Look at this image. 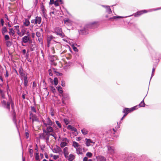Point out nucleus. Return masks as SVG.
Returning a JSON list of instances; mask_svg holds the SVG:
<instances>
[{
  "label": "nucleus",
  "instance_id": "obj_1",
  "mask_svg": "<svg viewBox=\"0 0 161 161\" xmlns=\"http://www.w3.org/2000/svg\"><path fill=\"white\" fill-rule=\"evenodd\" d=\"M9 102H7L6 101H3V104L4 108H7L8 110L10 109V105H11V106L12 110V111L14 113L15 111L14 109V103L12 101V99L10 98L9 99Z\"/></svg>",
  "mask_w": 161,
  "mask_h": 161
},
{
  "label": "nucleus",
  "instance_id": "obj_2",
  "mask_svg": "<svg viewBox=\"0 0 161 161\" xmlns=\"http://www.w3.org/2000/svg\"><path fill=\"white\" fill-rule=\"evenodd\" d=\"M43 125H44L45 127H47V126H54L55 124H54V122H53L50 119L49 117H48L46 119V122L44 120H42Z\"/></svg>",
  "mask_w": 161,
  "mask_h": 161
},
{
  "label": "nucleus",
  "instance_id": "obj_3",
  "mask_svg": "<svg viewBox=\"0 0 161 161\" xmlns=\"http://www.w3.org/2000/svg\"><path fill=\"white\" fill-rule=\"evenodd\" d=\"M136 106H134L131 108H125L123 110V112L125 114L123 117H125L129 113L133 111L136 109Z\"/></svg>",
  "mask_w": 161,
  "mask_h": 161
},
{
  "label": "nucleus",
  "instance_id": "obj_4",
  "mask_svg": "<svg viewBox=\"0 0 161 161\" xmlns=\"http://www.w3.org/2000/svg\"><path fill=\"white\" fill-rule=\"evenodd\" d=\"M19 73L20 75L21 79H25L27 78L28 74L24 71L22 68H20L19 70Z\"/></svg>",
  "mask_w": 161,
  "mask_h": 161
},
{
  "label": "nucleus",
  "instance_id": "obj_5",
  "mask_svg": "<svg viewBox=\"0 0 161 161\" xmlns=\"http://www.w3.org/2000/svg\"><path fill=\"white\" fill-rule=\"evenodd\" d=\"M55 32L57 35H59L62 37L64 36V33L62 32V29L59 27H56L55 29Z\"/></svg>",
  "mask_w": 161,
  "mask_h": 161
},
{
  "label": "nucleus",
  "instance_id": "obj_6",
  "mask_svg": "<svg viewBox=\"0 0 161 161\" xmlns=\"http://www.w3.org/2000/svg\"><path fill=\"white\" fill-rule=\"evenodd\" d=\"M68 143V140L66 138H63L62 142L61 143L60 146L61 147H63L67 145Z\"/></svg>",
  "mask_w": 161,
  "mask_h": 161
},
{
  "label": "nucleus",
  "instance_id": "obj_7",
  "mask_svg": "<svg viewBox=\"0 0 161 161\" xmlns=\"http://www.w3.org/2000/svg\"><path fill=\"white\" fill-rule=\"evenodd\" d=\"M62 103L64 104H65V101L68 100L69 99V95L67 94H63L62 95Z\"/></svg>",
  "mask_w": 161,
  "mask_h": 161
},
{
  "label": "nucleus",
  "instance_id": "obj_8",
  "mask_svg": "<svg viewBox=\"0 0 161 161\" xmlns=\"http://www.w3.org/2000/svg\"><path fill=\"white\" fill-rule=\"evenodd\" d=\"M147 11L146 10H141L138 12H137L136 13L134 14V16L135 17H137L139 16H140L144 13H147Z\"/></svg>",
  "mask_w": 161,
  "mask_h": 161
},
{
  "label": "nucleus",
  "instance_id": "obj_9",
  "mask_svg": "<svg viewBox=\"0 0 161 161\" xmlns=\"http://www.w3.org/2000/svg\"><path fill=\"white\" fill-rule=\"evenodd\" d=\"M64 24L68 26H71L73 24V21L68 19H64Z\"/></svg>",
  "mask_w": 161,
  "mask_h": 161
},
{
  "label": "nucleus",
  "instance_id": "obj_10",
  "mask_svg": "<svg viewBox=\"0 0 161 161\" xmlns=\"http://www.w3.org/2000/svg\"><path fill=\"white\" fill-rule=\"evenodd\" d=\"M52 126H47L46 128V131L45 130V133L46 134H48L49 133H52L53 131V130Z\"/></svg>",
  "mask_w": 161,
  "mask_h": 161
},
{
  "label": "nucleus",
  "instance_id": "obj_11",
  "mask_svg": "<svg viewBox=\"0 0 161 161\" xmlns=\"http://www.w3.org/2000/svg\"><path fill=\"white\" fill-rule=\"evenodd\" d=\"M93 143L94 144L95 142H93L90 139L86 138L85 140V144L87 147H89L91 145V144Z\"/></svg>",
  "mask_w": 161,
  "mask_h": 161
},
{
  "label": "nucleus",
  "instance_id": "obj_12",
  "mask_svg": "<svg viewBox=\"0 0 161 161\" xmlns=\"http://www.w3.org/2000/svg\"><path fill=\"white\" fill-rule=\"evenodd\" d=\"M27 29V28H24L22 29L21 31V36H24L25 34L27 35H29V31H26Z\"/></svg>",
  "mask_w": 161,
  "mask_h": 161
},
{
  "label": "nucleus",
  "instance_id": "obj_13",
  "mask_svg": "<svg viewBox=\"0 0 161 161\" xmlns=\"http://www.w3.org/2000/svg\"><path fill=\"white\" fill-rule=\"evenodd\" d=\"M52 150L53 153H58L60 151V148L59 147L56 146L55 147L52 148Z\"/></svg>",
  "mask_w": 161,
  "mask_h": 161
},
{
  "label": "nucleus",
  "instance_id": "obj_14",
  "mask_svg": "<svg viewBox=\"0 0 161 161\" xmlns=\"http://www.w3.org/2000/svg\"><path fill=\"white\" fill-rule=\"evenodd\" d=\"M21 40L22 42H23L25 43L28 42L29 40V35L25 36L22 38Z\"/></svg>",
  "mask_w": 161,
  "mask_h": 161
},
{
  "label": "nucleus",
  "instance_id": "obj_15",
  "mask_svg": "<svg viewBox=\"0 0 161 161\" xmlns=\"http://www.w3.org/2000/svg\"><path fill=\"white\" fill-rule=\"evenodd\" d=\"M102 6L105 9L106 13H108V14H110L111 9L109 6L104 5H102Z\"/></svg>",
  "mask_w": 161,
  "mask_h": 161
},
{
  "label": "nucleus",
  "instance_id": "obj_16",
  "mask_svg": "<svg viewBox=\"0 0 161 161\" xmlns=\"http://www.w3.org/2000/svg\"><path fill=\"white\" fill-rule=\"evenodd\" d=\"M36 24H40L41 22L42 18L41 17H36L35 18Z\"/></svg>",
  "mask_w": 161,
  "mask_h": 161
},
{
  "label": "nucleus",
  "instance_id": "obj_17",
  "mask_svg": "<svg viewBox=\"0 0 161 161\" xmlns=\"http://www.w3.org/2000/svg\"><path fill=\"white\" fill-rule=\"evenodd\" d=\"M36 47V45L34 43L31 44L30 46L29 47L31 51H33L34 50V48Z\"/></svg>",
  "mask_w": 161,
  "mask_h": 161
},
{
  "label": "nucleus",
  "instance_id": "obj_18",
  "mask_svg": "<svg viewBox=\"0 0 161 161\" xmlns=\"http://www.w3.org/2000/svg\"><path fill=\"white\" fill-rule=\"evenodd\" d=\"M64 152L65 157L66 158L69 154L68 148L67 147H65L64 149Z\"/></svg>",
  "mask_w": 161,
  "mask_h": 161
},
{
  "label": "nucleus",
  "instance_id": "obj_19",
  "mask_svg": "<svg viewBox=\"0 0 161 161\" xmlns=\"http://www.w3.org/2000/svg\"><path fill=\"white\" fill-rule=\"evenodd\" d=\"M41 9L43 15L45 16L46 14V10L45 9L44 6L43 5H41Z\"/></svg>",
  "mask_w": 161,
  "mask_h": 161
},
{
  "label": "nucleus",
  "instance_id": "obj_20",
  "mask_svg": "<svg viewBox=\"0 0 161 161\" xmlns=\"http://www.w3.org/2000/svg\"><path fill=\"white\" fill-rule=\"evenodd\" d=\"M30 24V22L27 19H25V20L23 22V25L25 26H28Z\"/></svg>",
  "mask_w": 161,
  "mask_h": 161
},
{
  "label": "nucleus",
  "instance_id": "obj_21",
  "mask_svg": "<svg viewBox=\"0 0 161 161\" xmlns=\"http://www.w3.org/2000/svg\"><path fill=\"white\" fill-rule=\"evenodd\" d=\"M68 157V159L69 161H72L75 158V156L72 154H70Z\"/></svg>",
  "mask_w": 161,
  "mask_h": 161
},
{
  "label": "nucleus",
  "instance_id": "obj_22",
  "mask_svg": "<svg viewBox=\"0 0 161 161\" xmlns=\"http://www.w3.org/2000/svg\"><path fill=\"white\" fill-rule=\"evenodd\" d=\"M67 128L69 130L74 131L75 132H76L77 131V130L75 128L70 125H68Z\"/></svg>",
  "mask_w": 161,
  "mask_h": 161
},
{
  "label": "nucleus",
  "instance_id": "obj_23",
  "mask_svg": "<svg viewBox=\"0 0 161 161\" xmlns=\"http://www.w3.org/2000/svg\"><path fill=\"white\" fill-rule=\"evenodd\" d=\"M72 146L75 149L79 147L80 146L79 144L76 142L73 141V142Z\"/></svg>",
  "mask_w": 161,
  "mask_h": 161
},
{
  "label": "nucleus",
  "instance_id": "obj_24",
  "mask_svg": "<svg viewBox=\"0 0 161 161\" xmlns=\"http://www.w3.org/2000/svg\"><path fill=\"white\" fill-rule=\"evenodd\" d=\"M81 132L83 135H87L88 133V130L85 128H84L81 129Z\"/></svg>",
  "mask_w": 161,
  "mask_h": 161
},
{
  "label": "nucleus",
  "instance_id": "obj_25",
  "mask_svg": "<svg viewBox=\"0 0 161 161\" xmlns=\"http://www.w3.org/2000/svg\"><path fill=\"white\" fill-rule=\"evenodd\" d=\"M63 2L62 0H56L55 1L54 4L55 5L57 6L59 5V4L62 3Z\"/></svg>",
  "mask_w": 161,
  "mask_h": 161
},
{
  "label": "nucleus",
  "instance_id": "obj_26",
  "mask_svg": "<svg viewBox=\"0 0 161 161\" xmlns=\"http://www.w3.org/2000/svg\"><path fill=\"white\" fill-rule=\"evenodd\" d=\"M76 153L78 154H82V152L81 149L80 147L76 148Z\"/></svg>",
  "mask_w": 161,
  "mask_h": 161
},
{
  "label": "nucleus",
  "instance_id": "obj_27",
  "mask_svg": "<svg viewBox=\"0 0 161 161\" xmlns=\"http://www.w3.org/2000/svg\"><path fill=\"white\" fill-rule=\"evenodd\" d=\"M7 32V30L6 27H3L2 30V32L3 35H4L5 33Z\"/></svg>",
  "mask_w": 161,
  "mask_h": 161
},
{
  "label": "nucleus",
  "instance_id": "obj_28",
  "mask_svg": "<svg viewBox=\"0 0 161 161\" xmlns=\"http://www.w3.org/2000/svg\"><path fill=\"white\" fill-rule=\"evenodd\" d=\"M98 22L97 21H93L91 22L90 25L91 26H97L98 25Z\"/></svg>",
  "mask_w": 161,
  "mask_h": 161
},
{
  "label": "nucleus",
  "instance_id": "obj_29",
  "mask_svg": "<svg viewBox=\"0 0 161 161\" xmlns=\"http://www.w3.org/2000/svg\"><path fill=\"white\" fill-rule=\"evenodd\" d=\"M9 32H8L9 34L10 35H11L12 36H13L14 34V31L13 30V29L12 28H10L9 29Z\"/></svg>",
  "mask_w": 161,
  "mask_h": 161
},
{
  "label": "nucleus",
  "instance_id": "obj_30",
  "mask_svg": "<svg viewBox=\"0 0 161 161\" xmlns=\"http://www.w3.org/2000/svg\"><path fill=\"white\" fill-rule=\"evenodd\" d=\"M32 121L33 122L34 121H38V118L35 115H33L32 117Z\"/></svg>",
  "mask_w": 161,
  "mask_h": 161
},
{
  "label": "nucleus",
  "instance_id": "obj_31",
  "mask_svg": "<svg viewBox=\"0 0 161 161\" xmlns=\"http://www.w3.org/2000/svg\"><path fill=\"white\" fill-rule=\"evenodd\" d=\"M56 88L58 89V91L60 93L62 94L63 92V90H62V88L60 86H58L56 87Z\"/></svg>",
  "mask_w": 161,
  "mask_h": 161
},
{
  "label": "nucleus",
  "instance_id": "obj_32",
  "mask_svg": "<svg viewBox=\"0 0 161 161\" xmlns=\"http://www.w3.org/2000/svg\"><path fill=\"white\" fill-rule=\"evenodd\" d=\"M53 36H48L47 38V43L51 42V41L53 39Z\"/></svg>",
  "mask_w": 161,
  "mask_h": 161
},
{
  "label": "nucleus",
  "instance_id": "obj_33",
  "mask_svg": "<svg viewBox=\"0 0 161 161\" xmlns=\"http://www.w3.org/2000/svg\"><path fill=\"white\" fill-rule=\"evenodd\" d=\"M35 159L37 161H39V153H35Z\"/></svg>",
  "mask_w": 161,
  "mask_h": 161
},
{
  "label": "nucleus",
  "instance_id": "obj_34",
  "mask_svg": "<svg viewBox=\"0 0 161 161\" xmlns=\"http://www.w3.org/2000/svg\"><path fill=\"white\" fill-rule=\"evenodd\" d=\"M6 44L7 47H9L11 45L12 43L10 41H7L6 42Z\"/></svg>",
  "mask_w": 161,
  "mask_h": 161
},
{
  "label": "nucleus",
  "instance_id": "obj_35",
  "mask_svg": "<svg viewBox=\"0 0 161 161\" xmlns=\"http://www.w3.org/2000/svg\"><path fill=\"white\" fill-rule=\"evenodd\" d=\"M54 82L55 86H56L58 85V80L57 78L56 77L54 78Z\"/></svg>",
  "mask_w": 161,
  "mask_h": 161
},
{
  "label": "nucleus",
  "instance_id": "obj_36",
  "mask_svg": "<svg viewBox=\"0 0 161 161\" xmlns=\"http://www.w3.org/2000/svg\"><path fill=\"white\" fill-rule=\"evenodd\" d=\"M24 84L25 86H27V84L28 82V80L27 78L24 79Z\"/></svg>",
  "mask_w": 161,
  "mask_h": 161
},
{
  "label": "nucleus",
  "instance_id": "obj_37",
  "mask_svg": "<svg viewBox=\"0 0 161 161\" xmlns=\"http://www.w3.org/2000/svg\"><path fill=\"white\" fill-rule=\"evenodd\" d=\"M86 156L89 158H91L92 156V154L90 152H88L86 153Z\"/></svg>",
  "mask_w": 161,
  "mask_h": 161
},
{
  "label": "nucleus",
  "instance_id": "obj_38",
  "mask_svg": "<svg viewBox=\"0 0 161 161\" xmlns=\"http://www.w3.org/2000/svg\"><path fill=\"white\" fill-rule=\"evenodd\" d=\"M55 122H56V124L58 126V127L59 128H61L62 127V125H61V124L57 120H56Z\"/></svg>",
  "mask_w": 161,
  "mask_h": 161
},
{
  "label": "nucleus",
  "instance_id": "obj_39",
  "mask_svg": "<svg viewBox=\"0 0 161 161\" xmlns=\"http://www.w3.org/2000/svg\"><path fill=\"white\" fill-rule=\"evenodd\" d=\"M145 104L144 103V101L143 100L141 103L139 104V106L141 107H143L145 106Z\"/></svg>",
  "mask_w": 161,
  "mask_h": 161
},
{
  "label": "nucleus",
  "instance_id": "obj_40",
  "mask_svg": "<svg viewBox=\"0 0 161 161\" xmlns=\"http://www.w3.org/2000/svg\"><path fill=\"white\" fill-rule=\"evenodd\" d=\"M123 17H121V16H114L112 17H111V19H118V18H123Z\"/></svg>",
  "mask_w": 161,
  "mask_h": 161
},
{
  "label": "nucleus",
  "instance_id": "obj_41",
  "mask_svg": "<svg viewBox=\"0 0 161 161\" xmlns=\"http://www.w3.org/2000/svg\"><path fill=\"white\" fill-rule=\"evenodd\" d=\"M83 161H93L92 159H90L89 160H88V158L87 157H85L83 159Z\"/></svg>",
  "mask_w": 161,
  "mask_h": 161
},
{
  "label": "nucleus",
  "instance_id": "obj_42",
  "mask_svg": "<svg viewBox=\"0 0 161 161\" xmlns=\"http://www.w3.org/2000/svg\"><path fill=\"white\" fill-rule=\"evenodd\" d=\"M111 154H114L115 152V151L114 148L113 147H111Z\"/></svg>",
  "mask_w": 161,
  "mask_h": 161
},
{
  "label": "nucleus",
  "instance_id": "obj_43",
  "mask_svg": "<svg viewBox=\"0 0 161 161\" xmlns=\"http://www.w3.org/2000/svg\"><path fill=\"white\" fill-rule=\"evenodd\" d=\"M72 48L74 50L75 52H78V49L76 47H75L73 45L72 46Z\"/></svg>",
  "mask_w": 161,
  "mask_h": 161
},
{
  "label": "nucleus",
  "instance_id": "obj_44",
  "mask_svg": "<svg viewBox=\"0 0 161 161\" xmlns=\"http://www.w3.org/2000/svg\"><path fill=\"white\" fill-rule=\"evenodd\" d=\"M4 38L5 40H8L9 39V37L8 35H6L4 36Z\"/></svg>",
  "mask_w": 161,
  "mask_h": 161
},
{
  "label": "nucleus",
  "instance_id": "obj_45",
  "mask_svg": "<svg viewBox=\"0 0 161 161\" xmlns=\"http://www.w3.org/2000/svg\"><path fill=\"white\" fill-rule=\"evenodd\" d=\"M36 35L37 37H39L41 36V34L40 32L37 31L36 32Z\"/></svg>",
  "mask_w": 161,
  "mask_h": 161
},
{
  "label": "nucleus",
  "instance_id": "obj_46",
  "mask_svg": "<svg viewBox=\"0 0 161 161\" xmlns=\"http://www.w3.org/2000/svg\"><path fill=\"white\" fill-rule=\"evenodd\" d=\"M53 158L55 159L56 160L57 159L59 158V156L57 155H54L53 156Z\"/></svg>",
  "mask_w": 161,
  "mask_h": 161
},
{
  "label": "nucleus",
  "instance_id": "obj_47",
  "mask_svg": "<svg viewBox=\"0 0 161 161\" xmlns=\"http://www.w3.org/2000/svg\"><path fill=\"white\" fill-rule=\"evenodd\" d=\"M51 52L53 54H54L55 53L54 48L53 47L51 48Z\"/></svg>",
  "mask_w": 161,
  "mask_h": 161
},
{
  "label": "nucleus",
  "instance_id": "obj_48",
  "mask_svg": "<svg viewBox=\"0 0 161 161\" xmlns=\"http://www.w3.org/2000/svg\"><path fill=\"white\" fill-rule=\"evenodd\" d=\"M31 110L32 111L34 112L35 113H36V109L34 107H31Z\"/></svg>",
  "mask_w": 161,
  "mask_h": 161
},
{
  "label": "nucleus",
  "instance_id": "obj_49",
  "mask_svg": "<svg viewBox=\"0 0 161 161\" xmlns=\"http://www.w3.org/2000/svg\"><path fill=\"white\" fill-rule=\"evenodd\" d=\"M0 22L2 26H3L4 25V21L3 19H1L0 20Z\"/></svg>",
  "mask_w": 161,
  "mask_h": 161
},
{
  "label": "nucleus",
  "instance_id": "obj_50",
  "mask_svg": "<svg viewBox=\"0 0 161 161\" xmlns=\"http://www.w3.org/2000/svg\"><path fill=\"white\" fill-rule=\"evenodd\" d=\"M29 136V133L28 132H25V137L26 138H28Z\"/></svg>",
  "mask_w": 161,
  "mask_h": 161
},
{
  "label": "nucleus",
  "instance_id": "obj_51",
  "mask_svg": "<svg viewBox=\"0 0 161 161\" xmlns=\"http://www.w3.org/2000/svg\"><path fill=\"white\" fill-rule=\"evenodd\" d=\"M17 34L19 36H21V32H20L19 29L17 30Z\"/></svg>",
  "mask_w": 161,
  "mask_h": 161
},
{
  "label": "nucleus",
  "instance_id": "obj_52",
  "mask_svg": "<svg viewBox=\"0 0 161 161\" xmlns=\"http://www.w3.org/2000/svg\"><path fill=\"white\" fill-rule=\"evenodd\" d=\"M64 121L66 125H68L69 124V122L67 119H64Z\"/></svg>",
  "mask_w": 161,
  "mask_h": 161
},
{
  "label": "nucleus",
  "instance_id": "obj_53",
  "mask_svg": "<svg viewBox=\"0 0 161 161\" xmlns=\"http://www.w3.org/2000/svg\"><path fill=\"white\" fill-rule=\"evenodd\" d=\"M48 71H49V75L50 76H52L53 74L52 72V70H51V69H49Z\"/></svg>",
  "mask_w": 161,
  "mask_h": 161
},
{
  "label": "nucleus",
  "instance_id": "obj_54",
  "mask_svg": "<svg viewBox=\"0 0 161 161\" xmlns=\"http://www.w3.org/2000/svg\"><path fill=\"white\" fill-rule=\"evenodd\" d=\"M55 1H54V0H50V2L49 3L50 4H54Z\"/></svg>",
  "mask_w": 161,
  "mask_h": 161
},
{
  "label": "nucleus",
  "instance_id": "obj_55",
  "mask_svg": "<svg viewBox=\"0 0 161 161\" xmlns=\"http://www.w3.org/2000/svg\"><path fill=\"white\" fill-rule=\"evenodd\" d=\"M31 23H34L35 24H36V22L35 19H32L31 20Z\"/></svg>",
  "mask_w": 161,
  "mask_h": 161
},
{
  "label": "nucleus",
  "instance_id": "obj_56",
  "mask_svg": "<svg viewBox=\"0 0 161 161\" xmlns=\"http://www.w3.org/2000/svg\"><path fill=\"white\" fill-rule=\"evenodd\" d=\"M44 155H45V157L46 158H48V156L47 154L46 153H44Z\"/></svg>",
  "mask_w": 161,
  "mask_h": 161
},
{
  "label": "nucleus",
  "instance_id": "obj_57",
  "mask_svg": "<svg viewBox=\"0 0 161 161\" xmlns=\"http://www.w3.org/2000/svg\"><path fill=\"white\" fill-rule=\"evenodd\" d=\"M15 29H16V30L19 29V25H16L15 26H14Z\"/></svg>",
  "mask_w": 161,
  "mask_h": 161
},
{
  "label": "nucleus",
  "instance_id": "obj_58",
  "mask_svg": "<svg viewBox=\"0 0 161 161\" xmlns=\"http://www.w3.org/2000/svg\"><path fill=\"white\" fill-rule=\"evenodd\" d=\"M108 151L109 153H110L111 151V147L110 146H108Z\"/></svg>",
  "mask_w": 161,
  "mask_h": 161
},
{
  "label": "nucleus",
  "instance_id": "obj_59",
  "mask_svg": "<svg viewBox=\"0 0 161 161\" xmlns=\"http://www.w3.org/2000/svg\"><path fill=\"white\" fill-rule=\"evenodd\" d=\"M81 139V138L80 137H76V140L77 141H80Z\"/></svg>",
  "mask_w": 161,
  "mask_h": 161
},
{
  "label": "nucleus",
  "instance_id": "obj_60",
  "mask_svg": "<svg viewBox=\"0 0 161 161\" xmlns=\"http://www.w3.org/2000/svg\"><path fill=\"white\" fill-rule=\"evenodd\" d=\"M8 72L7 71H6V73L5 75V76L6 77H8Z\"/></svg>",
  "mask_w": 161,
  "mask_h": 161
},
{
  "label": "nucleus",
  "instance_id": "obj_61",
  "mask_svg": "<svg viewBox=\"0 0 161 161\" xmlns=\"http://www.w3.org/2000/svg\"><path fill=\"white\" fill-rule=\"evenodd\" d=\"M5 18L7 20L9 21L8 16L7 14H5Z\"/></svg>",
  "mask_w": 161,
  "mask_h": 161
},
{
  "label": "nucleus",
  "instance_id": "obj_62",
  "mask_svg": "<svg viewBox=\"0 0 161 161\" xmlns=\"http://www.w3.org/2000/svg\"><path fill=\"white\" fill-rule=\"evenodd\" d=\"M7 24H8V26L9 27H12V25H11L10 24L9 22H8L7 23Z\"/></svg>",
  "mask_w": 161,
  "mask_h": 161
},
{
  "label": "nucleus",
  "instance_id": "obj_63",
  "mask_svg": "<svg viewBox=\"0 0 161 161\" xmlns=\"http://www.w3.org/2000/svg\"><path fill=\"white\" fill-rule=\"evenodd\" d=\"M36 86V84L35 82H33V86L35 87Z\"/></svg>",
  "mask_w": 161,
  "mask_h": 161
},
{
  "label": "nucleus",
  "instance_id": "obj_64",
  "mask_svg": "<svg viewBox=\"0 0 161 161\" xmlns=\"http://www.w3.org/2000/svg\"><path fill=\"white\" fill-rule=\"evenodd\" d=\"M51 90H52V91L54 92L55 89V88L54 87H52L51 88Z\"/></svg>",
  "mask_w": 161,
  "mask_h": 161
}]
</instances>
